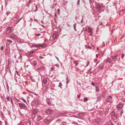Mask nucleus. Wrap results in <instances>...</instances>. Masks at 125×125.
I'll return each mask as SVG.
<instances>
[{
    "label": "nucleus",
    "instance_id": "obj_1",
    "mask_svg": "<svg viewBox=\"0 0 125 125\" xmlns=\"http://www.w3.org/2000/svg\"><path fill=\"white\" fill-rule=\"evenodd\" d=\"M43 113H45L48 115H50L53 113V111L49 109H44L42 110Z\"/></svg>",
    "mask_w": 125,
    "mask_h": 125
},
{
    "label": "nucleus",
    "instance_id": "obj_2",
    "mask_svg": "<svg viewBox=\"0 0 125 125\" xmlns=\"http://www.w3.org/2000/svg\"><path fill=\"white\" fill-rule=\"evenodd\" d=\"M12 28L10 27H7L5 31L4 32L6 35H8L12 32Z\"/></svg>",
    "mask_w": 125,
    "mask_h": 125
},
{
    "label": "nucleus",
    "instance_id": "obj_3",
    "mask_svg": "<svg viewBox=\"0 0 125 125\" xmlns=\"http://www.w3.org/2000/svg\"><path fill=\"white\" fill-rule=\"evenodd\" d=\"M14 57L16 59H18L19 61H21L22 59V57L20 54L17 53L14 56Z\"/></svg>",
    "mask_w": 125,
    "mask_h": 125
},
{
    "label": "nucleus",
    "instance_id": "obj_4",
    "mask_svg": "<svg viewBox=\"0 0 125 125\" xmlns=\"http://www.w3.org/2000/svg\"><path fill=\"white\" fill-rule=\"evenodd\" d=\"M123 106L124 105L122 104H119L117 105L116 108L117 110H120L123 108Z\"/></svg>",
    "mask_w": 125,
    "mask_h": 125
},
{
    "label": "nucleus",
    "instance_id": "obj_5",
    "mask_svg": "<svg viewBox=\"0 0 125 125\" xmlns=\"http://www.w3.org/2000/svg\"><path fill=\"white\" fill-rule=\"evenodd\" d=\"M52 120V118L50 117H49L45 119L44 122L46 123H50L51 122Z\"/></svg>",
    "mask_w": 125,
    "mask_h": 125
},
{
    "label": "nucleus",
    "instance_id": "obj_6",
    "mask_svg": "<svg viewBox=\"0 0 125 125\" xmlns=\"http://www.w3.org/2000/svg\"><path fill=\"white\" fill-rule=\"evenodd\" d=\"M112 97L111 96H108L107 97L106 99V101L108 102H111L112 101Z\"/></svg>",
    "mask_w": 125,
    "mask_h": 125
},
{
    "label": "nucleus",
    "instance_id": "obj_7",
    "mask_svg": "<svg viewBox=\"0 0 125 125\" xmlns=\"http://www.w3.org/2000/svg\"><path fill=\"white\" fill-rule=\"evenodd\" d=\"M19 106L21 109H22L24 108L25 107V105L24 104L21 103H19Z\"/></svg>",
    "mask_w": 125,
    "mask_h": 125
},
{
    "label": "nucleus",
    "instance_id": "obj_8",
    "mask_svg": "<svg viewBox=\"0 0 125 125\" xmlns=\"http://www.w3.org/2000/svg\"><path fill=\"white\" fill-rule=\"evenodd\" d=\"M11 39L16 40L17 38V36L14 33L12 34L10 36Z\"/></svg>",
    "mask_w": 125,
    "mask_h": 125
},
{
    "label": "nucleus",
    "instance_id": "obj_9",
    "mask_svg": "<svg viewBox=\"0 0 125 125\" xmlns=\"http://www.w3.org/2000/svg\"><path fill=\"white\" fill-rule=\"evenodd\" d=\"M38 112V110L36 109H33L31 111V113L33 115H34Z\"/></svg>",
    "mask_w": 125,
    "mask_h": 125
},
{
    "label": "nucleus",
    "instance_id": "obj_10",
    "mask_svg": "<svg viewBox=\"0 0 125 125\" xmlns=\"http://www.w3.org/2000/svg\"><path fill=\"white\" fill-rule=\"evenodd\" d=\"M42 81V83H44L45 84H46L48 82V80L46 78H44L43 79Z\"/></svg>",
    "mask_w": 125,
    "mask_h": 125
},
{
    "label": "nucleus",
    "instance_id": "obj_11",
    "mask_svg": "<svg viewBox=\"0 0 125 125\" xmlns=\"http://www.w3.org/2000/svg\"><path fill=\"white\" fill-rule=\"evenodd\" d=\"M103 97L101 95H100L98 97H97V99L96 100V101L97 102H99L101 101Z\"/></svg>",
    "mask_w": 125,
    "mask_h": 125
},
{
    "label": "nucleus",
    "instance_id": "obj_12",
    "mask_svg": "<svg viewBox=\"0 0 125 125\" xmlns=\"http://www.w3.org/2000/svg\"><path fill=\"white\" fill-rule=\"evenodd\" d=\"M41 46L40 44H33L31 46V47H39Z\"/></svg>",
    "mask_w": 125,
    "mask_h": 125
},
{
    "label": "nucleus",
    "instance_id": "obj_13",
    "mask_svg": "<svg viewBox=\"0 0 125 125\" xmlns=\"http://www.w3.org/2000/svg\"><path fill=\"white\" fill-rule=\"evenodd\" d=\"M105 62H108L109 63H111L112 62V60L111 58H108L106 59Z\"/></svg>",
    "mask_w": 125,
    "mask_h": 125
},
{
    "label": "nucleus",
    "instance_id": "obj_14",
    "mask_svg": "<svg viewBox=\"0 0 125 125\" xmlns=\"http://www.w3.org/2000/svg\"><path fill=\"white\" fill-rule=\"evenodd\" d=\"M58 36V34L57 33H54L52 36V38L53 39L56 38Z\"/></svg>",
    "mask_w": 125,
    "mask_h": 125
},
{
    "label": "nucleus",
    "instance_id": "obj_15",
    "mask_svg": "<svg viewBox=\"0 0 125 125\" xmlns=\"http://www.w3.org/2000/svg\"><path fill=\"white\" fill-rule=\"evenodd\" d=\"M33 51H32L28 52L27 53L28 55L29 56H32L33 55Z\"/></svg>",
    "mask_w": 125,
    "mask_h": 125
},
{
    "label": "nucleus",
    "instance_id": "obj_16",
    "mask_svg": "<svg viewBox=\"0 0 125 125\" xmlns=\"http://www.w3.org/2000/svg\"><path fill=\"white\" fill-rule=\"evenodd\" d=\"M42 116H38L37 118L36 119V120L37 121H39L42 120Z\"/></svg>",
    "mask_w": 125,
    "mask_h": 125
},
{
    "label": "nucleus",
    "instance_id": "obj_17",
    "mask_svg": "<svg viewBox=\"0 0 125 125\" xmlns=\"http://www.w3.org/2000/svg\"><path fill=\"white\" fill-rule=\"evenodd\" d=\"M3 6L2 5L1 7H0V14H2L3 10Z\"/></svg>",
    "mask_w": 125,
    "mask_h": 125
},
{
    "label": "nucleus",
    "instance_id": "obj_18",
    "mask_svg": "<svg viewBox=\"0 0 125 125\" xmlns=\"http://www.w3.org/2000/svg\"><path fill=\"white\" fill-rule=\"evenodd\" d=\"M44 67L43 66H42L41 67L37 69L39 71H42L44 69Z\"/></svg>",
    "mask_w": 125,
    "mask_h": 125
},
{
    "label": "nucleus",
    "instance_id": "obj_19",
    "mask_svg": "<svg viewBox=\"0 0 125 125\" xmlns=\"http://www.w3.org/2000/svg\"><path fill=\"white\" fill-rule=\"evenodd\" d=\"M66 83L67 84L69 83L70 81V79L68 77H67L66 78Z\"/></svg>",
    "mask_w": 125,
    "mask_h": 125
},
{
    "label": "nucleus",
    "instance_id": "obj_20",
    "mask_svg": "<svg viewBox=\"0 0 125 125\" xmlns=\"http://www.w3.org/2000/svg\"><path fill=\"white\" fill-rule=\"evenodd\" d=\"M76 23H75L73 25V27L74 30V31H76L77 30L76 29Z\"/></svg>",
    "mask_w": 125,
    "mask_h": 125
},
{
    "label": "nucleus",
    "instance_id": "obj_21",
    "mask_svg": "<svg viewBox=\"0 0 125 125\" xmlns=\"http://www.w3.org/2000/svg\"><path fill=\"white\" fill-rule=\"evenodd\" d=\"M88 30H89L88 31L89 33H91L93 31V30L92 28H91L90 27H89L88 28Z\"/></svg>",
    "mask_w": 125,
    "mask_h": 125
},
{
    "label": "nucleus",
    "instance_id": "obj_22",
    "mask_svg": "<svg viewBox=\"0 0 125 125\" xmlns=\"http://www.w3.org/2000/svg\"><path fill=\"white\" fill-rule=\"evenodd\" d=\"M6 98L7 100L8 101H10V99H11V98L9 97L8 96H7L6 97Z\"/></svg>",
    "mask_w": 125,
    "mask_h": 125
},
{
    "label": "nucleus",
    "instance_id": "obj_23",
    "mask_svg": "<svg viewBox=\"0 0 125 125\" xmlns=\"http://www.w3.org/2000/svg\"><path fill=\"white\" fill-rule=\"evenodd\" d=\"M77 115L80 116H83V113H78Z\"/></svg>",
    "mask_w": 125,
    "mask_h": 125
},
{
    "label": "nucleus",
    "instance_id": "obj_24",
    "mask_svg": "<svg viewBox=\"0 0 125 125\" xmlns=\"http://www.w3.org/2000/svg\"><path fill=\"white\" fill-rule=\"evenodd\" d=\"M63 114L61 113H59L57 114V116H61L63 115Z\"/></svg>",
    "mask_w": 125,
    "mask_h": 125
},
{
    "label": "nucleus",
    "instance_id": "obj_25",
    "mask_svg": "<svg viewBox=\"0 0 125 125\" xmlns=\"http://www.w3.org/2000/svg\"><path fill=\"white\" fill-rule=\"evenodd\" d=\"M102 6L99 5H98L97 7V9L100 10L101 9Z\"/></svg>",
    "mask_w": 125,
    "mask_h": 125
},
{
    "label": "nucleus",
    "instance_id": "obj_26",
    "mask_svg": "<svg viewBox=\"0 0 125 125\" xmlns=\"http://www.w3.org/2000/svg\"><path fill=\"white\" fill-rule=\"evenodd\" d=\"M73 63L75 64V66H77L78 64V63L77 62V61H73Z\"/></svg>",
    "mask_w": 125,
    "mask_h": 125
},
{
    "label": "nucleus",
    "instance_id": "obj_27",
    "mask_svg": "<svg viewBox=\"0 0 125 125\" xmlns=\"http://www.w3.org/2000/svg\"><path fill=\"white\" fill-rule=\"evenodd\" d=\"M33 103H35L37 105H39V104L38 102L35 101H34L33 102Z\"/></svg>",
    "mask_w": 125,
    "mask_h": 125
},
{
    "label": "nucleus",
    "instance_id": "obj_28",
    "mask_svg": "<svg viewBox=\"0 0 125 125\" xmlns=\"http://www.w3.org/2000/svg\"><path fill=\"white\" fill-rule=\"evenodd\" d=\"M123 109H122L120 113V116H122V114L124 113Z\"/></svg>",
    "mask_w": 125,
    "mask_h": 125
},
{
    "label": "nucleus",
    "instance_id": "obj_29",
    "mask_svg": "<svg viewBox=\"0 0 125 125\" xmlns=\"http://www.w3.org/2000/svg\"><path fill=\"white\" fill-rule=\"evenodd\" d=\"M111 115L113 116H114L115 115V113L114 112L112 111L111 113H110Z\"/></svg>",
    "mask_w": 125,
    "mask_h": 125
},
{
    "label": "nucleus",
    "instance_id": "obj_30",
    "mask_svg": "<svg viewBox=\"0 0 125 125\" xmlns=\"http://www.w3.org/2000/svg\"><path fill=\"white\" fill-rule=\"evenodd\" d=\"M21 99L22 100H23L24 102L26 103L27 104L26 102V100H25L24 99L22 98H21Z\"/></svg>",
    "mask_w": 125,
    "mask_h": 125
},
{
    "label": "nucleus",
    "instance_id": "obj_31",
    "mask_svg": "<svg viewBox=\"0 0 125 125\" xmlns=\"http://www.w3.org/2000/svg\"><path fill=\"white\" fill-rule=\"evenodd\" d=\"M33 66H36L37 64V63L35 61H34L33 62Z\"/></svg>",
    "mask_w": 125,
    "mask_h": 125
},
{
    "label": "nucleus",
    "instance_id": "obj_32",
    "mask_svg": "<svg viewBox=\"0 0 125 125\" xmlns=\"http://www.w3.org/2000/svg\"><path fill=\"white\" fill-rule=\"evenodd\" d=\"M30 78L31 79L32 82H35L34 80V79H33V77L32 76H30Z\"/></svg>",
    "mask_w": 125,
    "mask_h": 125
},
{
    "label": "nucleus",
    "instance_id": "obj_33",
    "mask_svg": "<svg viewBox=\"0 0 125 125\" xmlns=\"http://www.w3.org/2000/svg\"><path fill=\"white\" fill-rule=\"evenodd\" d=\"M7 41L10 44L12 42V41L10 40H9V39H7Z\"/></svg>",
    "mask_w": 125,
    "mask_h": 125
},
{
    "label": "nucleus",
    "instance_id": "obj_34",
    "mask_svg": "<svg viewBox=\"0 0 125 125\" xmlns=\"http://www.w3.org/2000/svg\"><path fill=\"white\" fill-rule=\"evenodd\" d=\"M112 58L113 61H115V60L116 58V57L112 56Z\"/></svg>",
    "mask_w": 125,
    "mask_h": 125
},
{
    "label": "nucleus",
    "instance_id": "obj_35",
    "mask_svg": "<svg viewBox=\"0 0 125 125\" xmlns=\"http://www.w3.org/2000/svg\"><path fill=\"white\" fill-rule=\"evenodd\" d=\"M95 90L97 92H98L99 90V87H95Z\"/></svg>",
    "mask_w": 125,
    "mask_h": 125
},
{
    "label": "nucleus",
    "instance_id": "obj_36",
    "mask_svg": "<svg viewBox=\"0 0 125 125\" xmlns=\"http://www.w3.org/2000/svg\"><path fill=\"white\" fill-rule=\"evenodd\" d=\"M88 98L87 97L84 98L83 99V101L84 102H86L88 100Z\"/></svg>",
    "mask_w": 125,
    "mask_h": 125
},
{
    "label": "nucleus",
    "instance_id": "obj_37",
    "mask_svg": "<svg viewBox=\"0 0 125 125\" xmlns=\"http://www.w3.org/2000/svg\"><path fill=\"white\" fill-rule=\"evenodd\" d=\"M31 121L30 120H29V122H28L27 124L26 125H28V124L29 125H31Z\"/></svg>",
    "mask_w": 125,
    "mask_h": 125
},
{
    "label": "nucleus",
    "instance_id": "obj_38",
    "mask_svg": "<svg viewBox=\"0 0 125 125\" xmlns=\"http://www.w3.org/2000/svg\"><path fill=\"white\" fill-rule=\"evenodd\" d=\"M18 125H25L24 124H23V123L22 122H20L19 123Z\"/></svg>",
    "mask_w": 125,
    "mask_h": 125
},
{
    "label": "nucleus",
    "instance_id": "obj_39",
    "mask_svg": "<svg viewBox=\"0 0 125 125\" xmlns=\"http://www.w3.org/2000/svg\"><path fill=\"white\" fill-rule=\"evenodd\" d=\"M36 9L34 11L36 12L38 10V8L37 6H35Z\"/></svg>",
    "mask_w": 125,
    "mask_h": 125
},
{
    "label": "nucleus",
    "instance_id": "obj_40",
    "mask_svg": "<svg viewBox=\"0 0 125 125\" xmlns=\"http://www.w3.org/2000/svg\"><path fill=\"white\" fill-rule=\"evenodd\" d=\"M4 47L3 45L0 48V50L1 51L3 50Z\"/></svg>",
    "mask_w": 125,
    "mask_h": 125
},
{
    "label": "nucleus",
    "instance_id": "obj_41",
    "mask_svg": "<svg viewBox=\"0 0 125 125\" xmlns=\"http://www.w3.org/2000/svg\"><path fill=\"white\" fill-rule=\"evenodd\" d=\"M80 0H78L77 4L78 5H80Z\"/></svg>",
    "mask_w": 125,
    "mask_h": 125
},
{
    "label": "nucleus",
    "instance_id": "obj_42",
    "mask_svg": "<svg viewBox=\"0 0 125 125\" xmlns=\"http://www.w3.org/2000/svg\"><path fill=\"white\" fill-rule=\"evenodd\" d=\"M54 69L55 68L54 67H51V70L52 71H53Z\"/></svg>",
    "mask_w": 125,
    "mask_h": 125
},
{
    "label": "nucleus",
    "instance_id": "obj_43",
    "mask_svg": "<svg viewBox=\"0 0 125 125\" xmlns=\"http://www.w3.org/2000/svg\"><path fill=\"white\" fill-rule=\"evenodd\" d=\"M72 123L74 124H75L76 125H78V124L77 123V122H73Z\"/></svg>",
    "mask_w": 125,
    "mask_h": 125
},
{
    "label": "nucleus",
    "instance_id": "obj_44",
    "mask_svg": "<svg viewBox=\"0 0 125 125\" xmlns=\"http://www.w3.org/2000/svg\"><path fill=\"white\" fill-rule=\"evenodd\" d=\"M109 109H106V112L107 113V114H108V112H109Z\"/></svg>",
    "mask_w": 125,
    "mask_h": 125
},
{
    "label": "nucleus",
    "instance_id": "obj_45",
    "mask_svg": "<svg viewBox=\"0 0 125 125\" xmlns=\"http://www.w3.org/2000/svg\"><path fill=\"white\" fill-rule=\"evenodd\" d=\"M62 85V83H59V85L58 86L59 87H60V88H61V86Z\"/></svg>",
    "mask_w": 125,
    "mask_h": 125
},
{
    "label": "nucleus",
    "instance_id": "obj_46",
    "mask_svg": "<svg viewBox=\"0 0 125 125\" xmlns=\"http://www.w3.org/2000/svg\"><path fill=\"white\" fill-rule=\"evenodd\" d=\"M33 1V0H30L29 1V3H28V4H29L30 3H31Z\"/></svg>",
    "mask_w": 125,
    "mask_h": 125
},
{
    "label": "nucleus",
    "instance_id": "obj_47",
    "mask_svg": "<svg viewBox=\"0 0 125 125\" xmlns=\"http://www.w3.org/2000/svg\"><path fill=\"white\" fill-rule=\"evenodd\" d=\"M5 125H8V123H7V121H6V120L5 121Z\"/></svg>",
    "mask_w": 125,
    "mask_h": 125
},
{
    "label": "nucleus",
    "instance_id": "obj_48",
    "mask_svg": "<svg viewBox=\"0 0 125 125\" xmlns=\"http://www.w3.org/2000/svg\"><path fill=\"white\" fill-rule=\"evenodd\" d=\"M10 13V12H7L6 13V14L7 15V16H8Z\"/></svg>",
    "mask_w": 125,
    "mask_h": 125
},
{
    "label": "nucleus",
    "instance_id": "obj_49",
    "mask_svg": "<svg viewBox=\"0 0 125 125\" xmlns=\"http://www.w3.org/2000/svg\"><path fill=\"white\" fill-rule=\"evenodd\" d=\"M95 122L97 124H98L99 123V122L98 121H97V120H96L95 121Z\"/></svg>",
    "mask_w": 125,
    "mask_h": 125
},
{
    "label": "nucleus",
    "instance_id": "obj_50",
    "mask_svg": "<svg viewBox=\"0 0 125 125\" xmlns=\"http://www.w3.org/2000/svg\"><path fill=\"white\" fill-rule=\"evenodd\" d=\"M35 125H40V124L39 123H36L35 124Z\"/></svg>",
    "mask_w": 125,
    "mask_h": 125
},
{
    "label": "nucleus",
    "instance_id": "obj_51",
    "mask_svg": "<svg viewBox=\"0 0 125 125\" xmlns=\"http://www.w3.org/2000/svg\"><path fill=\"white\" fill-rule=\"evenodd\" d=\"M91 84L92 85H93L94 86H95V83H94L93 82H92L91 83Z\"/></svg>",
    "mask_w": 125,
    "mask_h": 125
},
{
    "label": "nucleus",
    "instance_id": "obj_52",
    "mask_svg": "<svg viewBox=\"0 0 125 125\" xmlns=\"http://www.w3.org/2000/svg\"><path fill=\"white\" fill-rule=\"evenodd\" d=\"M35 35L37 36H40L41 35L40 34H36Z\"/></svg>",
    "mask_w": 125,
    "mask_h": 125
},
{
    "label": "nucleus",
    "instance_id": "obj_53",
    "mask_svg": "<svg viewBox=\"0 0 125 125\" xmlns=\"http://www.w3.org/2000/svg\"><path fill=\"white\" fill-rule=\"evenodd\" d=\"M60 10L58 9L57 10V12L58 13V14H59V12L60 11Z\"/></svg>",
    "mask_w": 125,
    "mask_h": 125
},
{
    "label": "nucleus",
    "instance_id": "obj_54",
    "mask_svg": "<svg viewBox=\"0 0 125 125\" xmlns=\"http://www.w3.org/2000/svg\"><path fill=\"white\" fill-rule=\"evenodd\" d=\"M124 54H122V57H121L122 58H123L124 57Z\"/></svg>",
    "mask_w": 125,
    "mask_h": 125
},
{
    "label": "nucleus",
    "instance_id": "obj_55",
    "mask_svg": "<svg viewBox=\"0 0 125 125\" xmlns=\"http://www.w3.org/2000/svg\"><path fill=\"white\" fill-rule=\"evenodd\" d=\"M105 46V43L104 42L102 43V46L104 47Z\"/></svg>",
    "mask_w": 125,
    "mask_h": 125
},
{
    "label": "nucleus",
    "instance_id": "obj_56",
    "mask_svg": "<svg viewBox=\"0 0 125 125\" xmlns=\"http://www.w3.org/2000/svg\"><path fill=\"white\" fill-rule=\"evenodd\" d=\"M55 66L58 67H59V65L58 64H56L55 65Z\"/></svg>",
    "mask_w": 125,
    "mask_h": 125
},
{
    "label": "nucleus",
    "instance_id": "obj_57",
    "mask_svg": "<svg viewBox=\"0 0 125 125\" xmlns=\"http://www.w3.org/2000/svg\"><path fill=\"white\" fill-rule=\"evenodd\" d=\"M32 93L33 94H34L35 95H38L35 92H32Z\"/></svg>",
    "mask_w": 125,
    "mask_h": 125
},
{
    "label": "nucleus",
    "instance_id": "obj_58",
    "mask_svg": "<svg viewBox=\"0 0 125 125\" xmlns=\"http://www.w3.org/2000/svg\"><path fill=\"white\" fill-rule=\"evenodd\" d=\"M48 103V104L49 105H50L51 104V103L50 102H47Z\"/></svg>",
    "mask_w": 125,
    "mask_h": 125
},
{
    "label": "nucleus",
    "instance_id": "obj_59",
    "mask_svg": "<svg viewBox=\"0 0 125 125\" xmlns=\"http://www.w3.org/2000/svg\"><path fill=\"white\" fill-rule=\"evenodd\" d=\"M10 102H11V103L12 104V103H13V101H12V99L11 98V99H10Z\"/></svg>",
    "mask_w": 125,
    "mask_h": 125
},
{
    "label": "nucleus",
    "instance_id": "obj_60",
    "mask_svg": "<svg viewBox=\"0 0 125 125\" xmlns=\"http://www.w3.org/2000/svg\"><path fill=\"white\" fill-rule=\"evenodd\" d=\"M39 57L40 58H41V59H42V58H43L42 57V56H40Z\"/></svg>",
    "mask_w": 125,
    "mask_h": 125
},
{
    "label": "nucleus",
    "instance_id": "obj_61",
    "mask_svg": "<svg viewBox=\"0 0 125 125\" xmlns=\"http://www.w3.org/2000/svg\"><path fill=\"white\" fill-rule=\"evenodd\" d=\"M113 116L115 117L116 118L117 117V116H116V115H114V116Z\"/></svg>",
    "mask_w": 125,
    "mask_h": 125
},
{
    "label": "nucleus",
    "instance_id": "obj_62",
    "mask_svg": "<svg viewBox=\"0 0 125 125\" xmlns=\"http://www.w3.org/2000/svg\"><path fill=\"white\" fill-rule=\"evenodd\" d=\"M55 57L57 59V60L59 61V59L56 56H55Z\"/></svg>",
    "mask_w": 125,
    "mask_h": 125
},
{
    "label": "nucleus",
    "instance_id": "obj_63",
    "mask_svg": "<svg viewBox=\"0 0 125 125\" xmlns=\"http://www.w3.org/2000/svg\"><path fill=\"white\" fill-rule=\"evenodd\" d=\"M34 21H38V20L36 19H34Z\"/></svg>",
    "mask_w": 125,
    "mask_h": 125
},
{
    "label": "nucleus",
    "instance_id": "obj_64",
    "mask_svg": "<svg viewBox=\"0 0 125 125\" xmlns=\"http://www.w3.org/2000/svg\"><path fill=\"white\" fill-rule=\"evenodd\" d=\"M2 122L1 121H0V124L1 125H2Z\"/></svg>",
    "mask_w": 125,
    "mask_h": 125
}]
</instances>
